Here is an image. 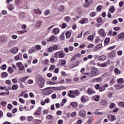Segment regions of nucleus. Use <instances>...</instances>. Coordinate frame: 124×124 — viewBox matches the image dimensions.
Here are the masks:
<instances>
[{"instance_id": "13d9d810", "label": "nucleus", "mask_w": 124, "mask_h": 124, "mask_svg": "<svg viewBox=\"0 0 124 124\" xmlns=\"http://www.w3.org/2000/svg\"><path fill=\"white\" fill-rule=\"evenodd\" d=\"M96 90H99V88H100V85L99 84H96L94 86Z\"/></svg>"}, {"instance_id": "a878e982", "label": "nucleus", "mask_w": 124, "mask_h": 124, "mask_svg": "<svg viewBox=\"0 0 124 124\" xmlns=\"http://www.w3.org/2000/svg\"><path fill=\"white\" fill-rule=\"evenodd\" d=\"M40 123H41V120H40L36 119V120H34L33 121L34 124H39Z\"/></svg>"}, {"instance_id": "58836bf2", "label": "nucleus", "mask_w": 124, "mask_h": 124, "mask_svg": "<svg viewBox=\"0 0 124 124\" xmlns=\"http://www.w3.org/2000/svg\"><path fill=\"white\" fill-rule=\"evenodd\" d=\"M105 90H106V89L103 86H101L99 89V92H104V91H105Z\"/></svg>"}, {"instance_id": "b1692460", "label": "nucleus", "mask_w": 124, "mask_h": 124, "mask_svg": "<svg viewBox=\"0 0 124 124\" xmlns=\"http://www.w3.org/2000/svg\"><path fill=\"white\" fill-rule=\"evenodd\" d=\"M20 56H22V54L19 53L15 57V60H16V61H19V60H20Z\"/></svg>"}, {"instance_id": "3c124183", "label": "nucleus", "mask_w": 124, "mask_h": 124, "mask_svg": "<svg viewBox=\"0 0 124 124\" xmlns=\"http://www.w3.org/2000/svg\"><path fill=\"white\" fill-rule=\"evenodd\" d=\"M98 66H101V67H105L106 66V64L105 63L102 64H98Z\"/></svg>"}, {"instance_id": "e2e57ef3", "label": "nucleus", "mask_w": 124, "mask_h": 124, "mask_svg": "<svg viewBox=\"0 0 124 124\" xmlns=\"http://www.w3.org/2000/svg\"><path fill=\"white\" fill-rule=\"evenodd\" d=\"M19 32V33L20 34H22V33H24V32H28V31L26 30V31H23V30H21L20 31H18Z\"/></svg>"}, {"instance_id": "6ab92c4d", "label": "nucleus", "mask_w": 124, "mask_h": 124, "mask_svg": "<svg viewBox=\"0 0 124 124\" xmlns=\"http://www.w3.org/2000/svg\"><path fill=\"white\" fill-rule=\"evenodd\" d=\"M65 56V54H64V52H61V51H59V58L63 59Z\"/></svg>"}, {"instance_id": "2eb2a0df", "label": "nucleus", "mask_w": 124, "mask_h": 124, "mask_svg": "<svg viewBox=\"0 0 124 124\" xmlns=\"http://www.w3.org/2000/svg\"><path fill=\"white\" fill-rule=\"evenodd\" d=\"M98 60L99 61H105L106 60V56L105 55L100 56L98 57Z\"/></svg>"}, {"instance_id": "37998d69", "label": "nucleus", "mask_w": 124, "mask_h": 124, "mask_svg": "<svg viewBox=\"0 0 124 124\" xmlns=\"http://www.w3.org/2000/svg\"><path fill=\"white\" fill-rule=\"evenodd\" d=\"M2 76L3 77V78H5V77L8 76V74L6 72H3L2 74Z\"/></svg>"}, {"instance_id": "412c9836", "label": "nucleus", "mask_w": 124, "mask_h": 124, "mask_svg": "<svg viewBox=\"0 0 124 124\" xmlns=\"http://www.w3.org/2000/svg\"><path fill=\"white\" fill-rule=\"evenodd\" d=\"M101 104L104 105V106H106L107 104H108V102H107V101L103 100L101 101Z\"/></svg>"}, {"instance_id": "4468645a", "label": "nucleus", "mask_w": 124, "mask_h": 124, "mask_svg": "<svg viewBox=\"0 0 124 124\" xmlns=\"http://www.w3.org/2000/svg\"><path fill=\"white\" fill-rule=\"evenodd\" d=\"M71 106L73 107V108H77L78 107V103L77 102H72L70 103Z\"/></svg>"}, {"instance_id": "1a4fd4ad", "label": "nucleus", "mask_w": 124, "mask_h": 124, "mask_svg": "<svg viewBox=\"0 0 124 124\" xmlns=\"http://www.w3.org/2000/svg\"><path fill=\"white\" fill-rule=\"evenodd\" d=\"M117 36L121 41H124V32L120 33Z\"/></svg>"}, {"instance_id": "423d86ee", "label": "nucleus", "mask_w": 124, "mask_h": 124, "mask_svg": "<svg viewBox=\"0 0 124 124\" xmlns=\"http://www.w3.org/2000/svg\"><path fill=\"white\" fill-rule=\"evenodd\" d=\"M53 93V90H48V91H43L42 92V93L44 95H49V94H51V93Z\"/></svg>"}, {"instance_id": "72a5a7b5", "label": "nucleus", "mask_w": 124, "mask_h": 124, "mask_svg": "<svg viewBox=\"0 0 124 124\" xmlns=\"http://www.w3.org/2000/svg\"><path fill=\"white\" fill-rule=\"evenodd\" d=\"M46 85H55L56 84L55 82H53L52 81H48L46 83Z\"/></svg>"}, {"instance_id": "bb28decb", "label": "nucleus", "mask_w": 124, "mask_h": 124, "mask_svg": "<svg viewBox=\"0 0 124 124\" xmlns=\"http://www.w3.org/2000/svg\"><path fill=\"white\" fill-rule=\"evenodd\" d=\"M8 9L9 10H13L14 9V4H11L8 7Z\"/></svg>"}, {"instance_id": "6e6552de", "label": "nucleus", "mask_w": 124, "mask_h": 124, "mask_svg": "<svg viewBox=\"0 0 124 124\" xmlns=\"http://www.w3.org/2000/svg\"><path fill=\"white\" fill-rule=\"evenodd\" d=\"M41 110H42V108L39 107L37 111L34 113V115H36V116H40V114H41Z\"/></svg>"}, {"instance_id": "f704fd0d", "label": "nucleus", "mask_w": 124, "mask_h": 124, "mask_svg": "<svg viewBox=\"0 0 124 124\" xmlns=\"http://www.w3.org/2000/svg\"><path fill=\"white\" fill-rule=\"evenodd\" d=\"M12 89L13 90V91L17 90L18 89V85H13Z\"/></svg>"}, {"instance_id": "052dcab7", "label": "nucleus", "mask_w": 124, "mask_h": 124, "mask_svg": "<svg viewBox=\"0 0 124 124\" xmlns=\"http://www.w3.org/2000/svg\"><path fill=\"white\" fill-rule=\"evenodd\" d=\"M118 83H119V84H123V78H119L118 79Z\"/></svg>"}, {"instance_id": "a19ab883", "label": "nucleus", "mask_w": 124, "mask_h": 124, "mask_svg": "<svg viewBox=\"0 0 124 124\" xmlns=\"http://www.w3.org/2000/svg\"><path fill=\"white\" fill-rule=\"evenodd\" d=\"M54 40H55V36H51L48 39V41H50L51 42L52 41H54Z\"/></svg>"}, {"instance_id": "7ed1b4c3", "label": "nucleus", "mask_w": 124, "mask_h": 124, "mask_svg": "<svg viewBox=\"0 0 124 124\" xmlns=\"http://www.w3.org/2000/svg\"><path fill=\"white\" fill-rule=\"evenodd\" d=\"M47 52L49 53H52L53 51H56V50H58V46L55 45L52 46H50L47 48Z\"/></svg>"}, {"instance_id": "ddd939ff", "label": "nucleus", "mask_w": 124, "mask_h": 124, "mask_svg": "<svg viewBox=\"0 0 124 124\" xmlns=\"http://www.w3.org/2000/svg\"><path fill=\"white\" fill-rule=\"evenodd\" d=\"M78 57H81V54L80 53L74 55L73 58H72V59H71V61L73 62L74 61V60H76V59H77V58H78Z\"/></svg>"}, {"instance_id": "603ef678", "label": "nucleus", "mask_w": 124, "mask_h": 124, "mask_svg": "<svg viewBox=\"0 0 124 124\" xmlns=\"http://www.w3.org/2000/svg\"><path fill=\"white\" fill-rule=\"evenodd\" d=\"M16 65L17 67H20L21 66H22V62H17L16 63Z\"/></svg>"}, {"instance_id": "8fccbe9b", "label": "nucleus", "mask_w": 124, "mask_h": 124, "mask_svg": "<svg viewBox=\"0 0 124 124\" xmlns=\"http://www.w3.org/2000/svg\"><path fill=\"white\" fill-rule=\"evenodd\" d=\"M35 48H36V50H41V46L39 45H36Z\"/></svg>"}, {"instance_id": "2f4dec72", "label": "nucleus", "mask_w": 124, "mask_h": 124, "mask_svg": "<svg viewBox=\"0 0 124 124\" xmlns=\"http://www.w3.org/2000/svg\"><path fill=\"white\" fill-rule=\"evenodd\" d=\"M96 12H93L90 14V16L91 17H94V16H96Z\"/></svg>"}, {"instance_id": "39448f33", "label": "nucleus", "mask_w": 124, "mask_h": 124, "mask_svg": "<svg viewBox=\"0 0 124 124\" xmlns=\"http://www.w3.org/2000/svg\"><path fill=\"white\" fill-rule=\"evenodd\" d=\"M18 51H19V48L17 47H13L10 50V52L13 54H16L18 53Z\"/></svg>"}, {"instance_id": "c756f323", "label": "nucleus", "mask_w": 124, "mask_h": 124, "mask_svg": "<svg viewBox=\"0 0 124 124\" xmlns=\"http://www.w3.org/2000/svg\"><path fill=\"white\" fill-rule=\"evenodd\" d=\"M71 35V33L69 31H67L66 32V38L68 39L69 37H70V36Z\"/></svg>"}, {"instance_id": "0eeeda50", "label": "nucleus", "mask_w": 124, "mask_h": 124, "mask_svg": "<svg viewBox=\"0 0 124 124\" xmlns=\"http://www.w3.org/2000/svg\"><path fill=\"white\" fill-rule=\"evenodd\" d=\"M78 115L80 117L84 118L85 116H86V111L84 110H80L78 112Z\"/></svg>"}, {"instance_id": "de8ad7c7", "label": "nucleus", "mask_w": 124, "mask_h": 124, "mask_svg": "<svg viewBox=\"0 0 124 124\" xmlns=\"http://www.w3.org/2000/svg\"><path fill=\"white\" fill-rule=\"evenodd\" d=\"M81 101L82 103H86V99L83 96L81 98Z\"/></svg>"}, {"instance_id": "473e14b6", "label": "nucleus", "mask_w": 124, "mask_h": 124, "mask_svg": "<svg viewBox=\"0 0 124 124\" xmlns=\"http://www.w3.org/2000/svg\"><path fill=\"white\" fill-rule=\"evenodd\" d=\"M42 23V22L40 21H38V22L36 24V28H39L40 26H41V24Z\"/></svg>"}, {"instance_id": "c85d7f7f", "label": "nucleus", "mask_w": 124, "mask_h": 124, "mask_svg": "<svg viewBox=\"0 0 124 124\" xmlns=\"http://www.w3.org/2000/svg\"><path fill=\"white\" fill-rule=\"evenodd\" d=\"M19 71L18 72V73L20 74V73H22V71L24 70V66H21V67H19Z\"/></svg>"}, {"instance_id": "79ce46f5", "label": "nucleus", "mask_w": 124, "mask_h": 124, "mask_svg": "<svg viewBox=\"0 0 124 124\" xmlns=\"http://www.w3.org/2000/svg\"><path fill=\"white\" fill-rule=\"evenodd\" d=\"M116 104H115V103H111L109 106V108L110 109H113V108H114Z\"/></svg>"}, {"instance_id": "f3484780", "label": "nucleus", "mask_w": 124, "mask_h": 124, "mask_svg": "<svg viewBox=\"0 0 124 124\" xmlns=\"http://www.w3.org/2000/svg\"><path fill=\"white\" fill-rule=\"evenodd\" d=\"M34 13L36 14H38V15H41V11L39 10V9H35L34 10Z\"/></svg>"}, {"instance_id": "e433bc0d", "label": "nucleus", "mask_w": 124, "mask_h": 124, "mask_svg": "<svg viewBox=\"0 0 124 124\" xmlns=\"http://www.w3.org/2000/svg\"><path fill=\"white\" fill-rule=\"evenodd\" d=\"M94 81H96L97 82H101L102 81V78H98L94 79Z\"/></svg>"}, {"instance_id": "09e8293b", "label": "nucleus", "mask_w": 124, "mask_h": 124, "mask_svg": "<svg viewBox=\"0 0 124 124\" xmlns=\"http://www.w3.org/2000/svg\"><path fill=\"white\" fill-rule=\"evenodd\" d=\"M80 94V92L78 90H75V95H76V96H78Z\"/></svg>"}, {"instance_id": "5701e85b", "label": "nucleus", "mask_w": 124, "mask_h": 124, "mask_svg": "<svg viewBox=\"0 0 124 124\" xmlns=\"http://www.w3.org/2000/svg\"><path fill=\"white\" fill-rule=\"evenodd\" d=\"M114 72H115V74H117V75H119V74H121V71L118 69L117 68L114 69Z\"/></svg>"}, {"instance_id": "4c0bfd02", "label": "nucleus", "mask_w": 124, "mask_h": 124, "mask_svg": "<svg viewBox=\"0 0 124 124\" xmlns=\"http://www.w3.org/2000/svg\"><path fill=\"white\" fill-rule=\"evenodd\" d=\"M46 119H48L49 120H53L54 119V117L51 115H48L46 117Z\"/></svg>"}, {"instance_id": "dca6fc26", "label": "nucleus", "mask_w": 124, "mask_h": 124, "mask_svg": "<svg viewBox=\"0 0 124 124\" xmlns=\"http://www.w3.org/2000/svg\"><path fill=\"white\" fill-rule=\"evenodd\" d=\"M97 22L99 24H100V25H102V24H103V23H104V22H103V20H102V17H99L97 19Z\"/></svg>"}, {"instance_id": "ea45409f", "label": "nucleus", "mask_w": 124, "mask_h": 124, "mask_svg": "<svg viewBox=\"0 0 124 124\" xmlns=\"http://www.w3.org/2000/svg\"><path fill=\"white\" fill-rule=\"evenodd\" d=\"M64 20L66 21V22H69V21L71 20V18H70V16H66Z\"/></svg>"}, {"instance_id": "69168bd1", "label": "nucleus", "mask_w": 124, "mask_h": 124, "mask_svg": "<svg viewBox=\"0 0 124 124\" xmlns=\"http://www.w3.org/2000/svg\"><path fill=\"white\" fill-rule=\"evenodd\" d=\"M13 83H17L18 82V81H17V78H13L12 80Z\"/></svg>"}, {"instance_id": "cd10ccee", "label": "nucleus", "mask_w": 124, "mask_h": 124, "mask_svg": "<svg viewBox=\"0 0 124 124\" xmlns=\"http://www.w3.org/2000/svg\"><path fill=\"white\" fill-rule=\"evenodd\" d=\"M16 5H20V4H22V0H16Z\"/></svg>"}, {"instance_id": "c9c22d12", "label": "nucleus", "mask_w": 124, "mask_h": 124, "mask_svg": "<svg viewBox=\"0 0 124 124\" xmlns=\"http://www.w3.org/2000/svg\"><path fill=\"white\" fill-rule=\"evenodd\" d=\"M110 42V38H107L104 41L105 44H108Z\"/></svg>"}, {"instance_id": "338daca9", "label": "nucleus", "mask_w": 124, "mask_h": 124, "mask_svg": "<svg viewBox=\"0 0 124 124\" xmlns=\"http://www.w3.org/2000/svg\"><path fill=\"white\" fill-rule=\"evenodd\" d=\"M5 84H6L7 85H10V84H11V81L9 80H6L5 81Z\"/></svg>"}, {"instance_id": "a18cd8bd", "label": "nucleus", "mask_w": 124, "mask_h": 124, "mask_svg": "<svg viewBox=\"0 0 124 124\" xmlns=\"http://www.w3.org/2000/svg\"><path fill=\"white\" fill-rule=\"evenodd\" d=\"M58 56H60V51L56 52L54 54V58H55V59H58Z\"/></svg>"}, {"instance_id": "680f3d73", "label": "nucleus", "mask_w": 124, "mask_h": 124, "mask_svg": "<svg viewBox=\"0 0 124 124\" xmlns=\"http://www.w3.org/2000/svg\"><path fill=\"white\" fill-rule=\"evenodd\" d=\"M117 54L118 56H122L123 55V51L122 50H119L117 52Z\"/></svg>"}, {"instance_id": "a211bd4d", "label": "nucleus", "mask_w": 124, "mask_h": 124, "mask_svg": "<svg viewBox=\"0 0 124 124\" xmlns=\"http://www.w3.org/2000/svg\"><path fill=\"white\" fill-rule=\"evenodd\" d=\"M109 11H110L111 13H114L115 12V7L114 6H111L109 8Z\"/></svg>"}, {"instance_id": "4be33fe9", "label": "nucleus", "mask_w": 124, "mask_h": 124, "mask_svg": "<svg viewBox=\"0 0 124 124\" xmlns=\"http://www.w3.org/2000/svg\"><path fill=\"white\" fill-rule=\"evenodd\" d=\"M52 31L54 34H58V33H59V31H60V30L58 28H55L53 29Z\"/></svg>"}, {"instance_id": "5fc2aeb1", "label": "nucleus", "mask_w": 124, "mask_h": 124, "mask_svg": "<svg viewBox=\"0 0 124 124\" xmlns=\"http://www.w3.org/2000/svg\"><path fill=\"white\" fill-rule=\"evenodd\" d=\"M21 28L22 29V30H26L27 29V25L25 24H23L21 25Z\"/></svg>"}, {"instance_id": "9b49d317", "label": "nucleus", "mask_w": 124, "mask_h": 124, "mask_svg": "<svg viewBox=\"0 0 124 124\" xmlns=\"http://www.w3.org/2000/svg\"><path fill=\"white\" fill-rule=\"evenodd\" d=\"M44 90H54V91H59L61 90V88L60 87H47L45 88Z\"/></svg>"}, {"instance_id": "aec40b11", "label": "nucleus", "mask_w": 124, "mask_h": 124, "mask_svg": "<svg viewBox=\"0 0 124 124\" xmlns=\"http://www.w3.org/2000/svg\"><path fill=\"white\" fill-rule=\"evenodd\" d=\"M36 51V49L34 47H32L30 49H29V54H32V53H34V52H35Z\"/></svg>"}, {"instance_id": "c03bdc74", "label": "nucleus", "mask_w": 124, "mask_h": 124, "mask_svg": "<svg viewBox=\"0 0 124 124\" xmlns=\"http://www.w3.org/2000/svg\"><path fill=\"white\" fill-rule=\"evenodd\" d=\"M88 39L90 40L91 41H93V35H90L88 36Z\"/></svg>"}, {"instance_id": "6e6d98bb", "label": "nucleus", "mask_w": 124, "mask_h": 124, "mask_svg": "<svg viewBox=\"0 0 124 124\" xmlns=\"http://www.w3.org/2000/svg\"><path fill=\"white\" fill-rule=\"evenodd\" d=\"M1 104H2V106L4 107L7 104V101H1Z\"/></svg>"}, {"instance_id": "f8f14e48", "label": "nucleus", "mask_w": 124, "mask_h": 124, "mask_svg": "<svg viewBox=\"0 0 124 124\" xmlns=\"http://www.w3.org/2000/svg\"><path fill=\"white\" fill-rule=\"evenodd\" d=\"M108 57L109 58H115V57H116V52L111 51L109 53Z\"/></svg>"}, {"instance_id": "864d4df0", "label": "nucleus", "mask_w": 124, "mask_h": 124, "mask_svg": "<svg viewBox=\"0 0 124 124\" xmlns=\"http://www.w3.org/2000/svg\"><path fill=\"white\" fill-rule=\"evenodd\" d=\"M61 63L62 65H64V64H65V63H66V61H65V60H62L61 61Z\"/></svg>"}, {"instance_id": "393cba45", "label": "nucleus", "mask_w": 124, "mask_h": 124, "mask_svg": "<svg viewBox=\"0 0 124 124\" xmlns=\"http://www.w3.org/2000/svg\"><path fill=\"white\" fill-rule=\"evenodd\" d=\"M110 75H111V74H110V73L109 72H107L105 73V74H104L102 75V77H109L110 76Z\"/></svg>"}, {"instance_id": "bf43d9fd", "label": "nucleus", "mask_w": 124, "mask_h": 124, "mask_svg": "<svg viewBox=\"0 0 124 124\" xmlns=\"http://www.w3.org/2000/svg\"><path fill=\"white\" fill-rule=\"evenodd\" d=\"M64 8V7L63 6V5H61L59 7V10H60V11H63Z\"/></svg>"}, {"instance_id": "9d476101", "label": "nucleus", "mask_w": 124, "mask_h": 124, "mask_svg": "<svg viewBox=\"0 0 124 124\" xmlns=\"http://www.w3.org/2000/svg\"><path fill=\"white\" fill-rule=\"evenodd\" d=\"M87 93L90 95L93 94V93H95V91L93 90L92 88H89L87 91Z\"/></svg>"}, {"instance_id": "0e129e2a", "label": "nucleus", "mask_w": 124, "mask_h": 124, "mask_svg": "<svg viewBox=\"0 0 124 124\" xmlns=\"http://www.w3.org/2000/svg\"><path fill=\"white\" fill-rule=\"evenodd\" d=\"M92 122H93V117H90L88 120V124H92Z\"/></svg>"}, {"instance_id": "774afa93", "label": "nucleus", "mask_w": 124, "mask_h": 124, "mask_svg": "<svg viewBox=\"0 0 124 124\" xmlns=\"http://www.w3.org/2000/svg\"><path fill=\"white\" fill-rule=\"evenodd\" d=\"M76 116V112H73L71 114V117H75Z\"/></svg>"}, {"instance_id": "49530a36", "label": "nucleus", "mask_w": 124, "mask_h": 124, "mask_svg": "<svg viewBox=\"0 0 124 124\" xmlns=\"http://www.w3.org/2000/svg\"><path fill=\"white\" fill-rule=\"evenodd\" d=\"M119 106L120 107H124V102H120L118 104Z\"/></svg>"}, {"instance_id": "f257e3e1", "label": "nucleus", "mask_w": 124, "mask_h": 124, "mask_svg": "<svg viewBox=\"0 0 124 124\" xmlns=\"http://www.w3.org/2000/svg\"><path fill=\"white\" fill-rule=\"evenodd\" d=\"M36 83L40 88H43L44 87V84H45V79L43 78V77L41 75H38L37 76Z\"/></svg>"}, {"instance_id": "4d7b16f0", "label": "nucleus", "mask_w": 124, "mask_h": 124, "mask_svg": "<svg viewBox=\"0 0 124 124\" xmlns=\"http://www.w3.org/2000/svg\"><path fill=\"white\" fill-rule=\"evenodd\" d=\"M8 71V72H9V73H12L14 70L13 69H12V68L9 67Z\"/></svg>"}, {"instance_id": "7c9ffc66", "label": "nucleus", "mask_w": 124, "mask_h": 124, "mask_svg": "<svg viewBox=\"0 0 124 124\" xmlns=\"http://www.w3.org/2000/svg\"><path fill=\"white\" fill-rule=\"evenodd\" d=\"M29 78V77H24L23 78H20V81H22V82H25L27 79Z\"/></svg>"}, {"instance_id": "f03ea898", "label": "nucleus", "mask_w": 124, "mask_h": 124, "mask_svg": "<svg viewBox=\"0 0 124 124\" xmlns=\"http://www.w3.org/2000/svg\"><path fill=\"white\" fill-rule=\"evenodd\" d=\"M91 74L90 75L92 77H94V76H97L99 74L98 72V69L95 68V67H92L91 71Z\"/></svg>"}, {"instance_id": "20e7f679", "label": "nucleus", "mask_w": 124, "mask_h": 124, "mask_svg": "<svg viewBox=\"0 0 124 124\" xmlns=\"http://www.w3.org/2000/svg\"><path fill=\"white\" fill-rule=\"evenodd\" d=\"M98 32L99 35L102 36V37H105L106 36V33H105V31L103 29H101L98 30Z\"/></svg>"}]
</instances>
